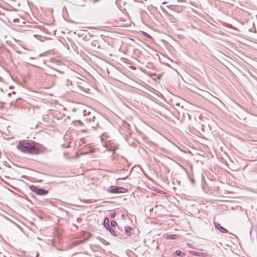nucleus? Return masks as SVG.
Here are the masks:
<instances>
[{"instance_id": "nucleus-23", "label": "nucleus", "mask_w": 257, "mask_h": 257, "mask_svg": "<svg viewBox=\"0 0 257 257\" xmlns=\"http://www.w3.org/2000/svg\"><path fill=\"white\" fill-rule=\"evenodd\" d=\"M115 216V214L114 213H112L111 214V216L112 218L114 217Z\"/></svg>"}, {"instance_id": "nucleus-8", "label": "nucleus", "mask_w": 257, "mask_h": 257, "mask_svg": "<svg viewBox=\"0 0 257 257\" xmlns=\"http://www.w3.org/2000/svg\"><path fill=\"white\" fill-rule=\"evenodd\" d=\"M124 231L125 232V233L127 235H130L132 234V232L133 231V229L132 228L129 226H125L124 227Z\"/></svg>"}, {"instance_id": "nucleus-19", "label": "nucleus", "mask_w": 257, "mask_h": 257, "mask_svg": "<svg viewBox=\"0 0 257 257\" xmlns=\"http://www.w3.org/2000/svg\"><path fill=\"white\" fill-rule=\"evenodd\" d=\"M63 18L66 21H67L68 22H72V21H71L70 17H63Z\"/></svg>"}, {"instance_id": "nucleus-5", "label": "nucleus", "mask_w": 257, "mask_h": 257, "mask_svg": "<svg viewBox=\"0 0 257 257\" xmlns=\"http://www.w3.org/2000/svg\"><path fill=\"white\" fill-rule=\"evenodd\" d=\"M119 20V22L117 23V24L116 25V26L118 27H123V26H127L131 25V21H130V17H127V20H123L122 18L118 17Z\"/></svg>"}, {"instance_id": "nucleus-2", "label": "nucleus", "mask_w": 257, "mask_h": 257, "mask_svg": "<svg viewBox=\"0 0 257 257\" xmlns=\"http://www.w3.org/2000/svg\"><path fill=\"white\" fill-rule=\"evenodd\" d=\"M107 191L110 193L118 194L125 193L127 191V189L122 187L111 186Z\"/></svg>"}, {"instance_id": "nucleus-3", "label": "nucleus", "mask_w": 257, "mask_h": 257, "mask_svg": "<svg viewBox=\"0 0 257 257\" xmlns=\"http://www.w3.org/2000/svg\"><path fill=\"white\" fill-rule=\"evenodd\" d=\"M30 189L31 191L36 193L37 194L40 195H45L48 192L47 190H45L42 188H40L34 185H31L30 186Z\"/></svg>"}, {"instance_id": "nucleus-15", "label": "nucleus", "mask_w": 257, "mask_h": 257, "mask_svg": "<svg viewBox=\"0 0 257 257\" xmlns=\"http://www.w3.org/2000/svg\"><path fill=\"white\" fill-rule=\"evenodd\" d=\"M110 225L112 227H115L117 225V222L114 220H111Z\"/></svg>"}, {"instance_id": "nucleus-25", "label": "nucleus", "mask_w": 257, "mask_h": 257, "mask_svg": "<svg viewBox=\"0 0 257 257\" xmlns=\"http://www.w3.org/2000/svg\"><path fill=\"white\" fill-rule=\"evenodd\" d=\"M95 119V117H94L93 118V121H94Z\"/></svg>"}, {"instance_id": "nucleus-20", "label": "nucleus", "mask_w": 257, "mask_h": 257, "mask_svg": "<svg viewBox=\"0 0 257 257\" xmlns=\"http://www.w3.org/2000/svg\"><path fill=\"white\" fill-rule=\"evenodd\" d=\"M106 137V134L105 133H103L102 135L101 136V140H104L105 139V137Z\"/></svg>"}, {"instance_id": "nucleus-30", "label": "nucleus", "mask_w": 257, "mask_h": 257, "mask_svg": "<svg viewBox=\"0 0 257 257\" xmlns=\"http://www.w3.org/2000/svg\"><path fill=\"white\" fill-rule=\"evenodd\" d=\"M256 16L257 17V15H256Z\"/></svg>"}, {"instance_id": "nucleus-24", "label": "nucleus", "mask_w": 257, "mask_h": 257, "mask_svg": "<svg viewBox=\"0 0 257 257\" xmlns=\"http://www.w3.org/2000/svg\"><path fill=\"white\" fill-rule=\"evenodd\" d=\"M208 18L210 19V20H211V21H212V22L213 21V20L212 19V18H211V17H208Z\"/></svg>"}, {"instance_id": "nucleus-13", "label": "nucleus", "mask_w": 257, "mask_h": 257, "mask_svg": "<svg viewBox=\"0 0 257 257\" xmlns=\"http://www.w3.org/2000/svg\"><path fill=\"white\" fill-rule=\"evenodd\" d=\"M141 34L143 36H144L146 37H147V38H152L151 36L149 34L145 32L141 31Z\"/></svg>"}, {"instance_id": "nucleus-26", "label": "nucleus", "mask_w": 257, "mask_h": 257, "mask_svg": "<svg viewBox=\"0 0 257 257\" xmlns=\"http://www.w3.org/2000/svg\"><path fill=\"white\" fill-rule=\"evenodd\" d=\"M75 23L76 24H80V23H79V22H75Z\"/></svg>"}, {"instance_id": "nucleus-21", "label": "nucleus", "mask_w": 257, "mask_h": 257, "mask_svg": "<svg viewBox=\"0 0 257 257\" xmlns=\"http://www.w3.org/2000/svg\"><path fill=\"white\" fill-rule=\"evenodd\" d=\"M194 253L193 254L195 255H198L200 253V252H196V251H194Z\"/></svg>"}, {"instance_id": "nucleus-7", "label": "nucleus", "mask_w": 257, "mask_h": 257, "mask_svg": "<svg viewBox=\"0 0 257 257\" xmlns=\"http://www.w3.org/2000/svg\"><path fill=\"white\" fill-rule=\"evenodd\" d=\"M109 220L107 217H105L103 220V225L105 227V228L107 230H109L108 228L110 229V226L109 224Z\"/></svg>"}, {"instance_id": "nucleus-29", "label": "nucleus", "mask_w": 257, "mask_h": 257, "mask_svg": "<svg viewBox=\"0 0 257 257\" xmlns=\"http://www.w3.org/2000/svg\"><path fill=\"white\" fill-rule=\"evenodd\" d=\"M215 24H217V22H215V21H213Z\"/></svg>"}, {"instance_id": "nucleus-17", "label": "nucleus", "mask_w": 257, "mask_h": 257, "mask_svg": "<svg viewBox=\"0 0 257 257\" xmlns=\"http://www.w3.org/2000/svg\"><path fill=\"white\" fill-rule=\"evenodd\" d=\"M201 18H202L204 20L206 21H207L209 24H211L212 25H213V26H216V24H213V23L212 22H211V21H209L208 20H206V19H205V17H201Z\"/></svg>"}, {"instance_id": "nucleus-12", "label": "nucleus", "mask_w": 257, "mask_h": 257, "mask_svg": "<svg viewBox=\"0 0 257 257\" xmlns=\"http://www.w3.org/2000/svg\"><path fill=\"white\" fill-rule=\"evenodd\" d=\"M22 101V100L21 98H18L16 99V102L14 105L17 106H20Z\"/></svg>"}, {"instance_id": "nucleus-16", "label": "nucleus", "mask_w": 257, "mask_h": 257, "mask_svg": "<svg viewBox=\"0 0 257 257\" xmlns=\"http://www.w3.org/2000/svg\"><path fill=\"white\" fill-rule=\"evenodd\" d=\"M91 127H92V128H97V127H100V126H99V124H98V121H97V122H96V124H93V125H91Z\"/></svg>"}, {"instance_id": "nucleus-27", "label": "nucleus", "mask_w": 257, "mask_h": 257, "mask_svg": "<svg viewBox=\"0 0 257 257\" xmlns=\"http://www.w3.org/2000/svg\"><path fill=\"white\" fill-rule=\"evenodd\" d=\"M86 131L85 130H82V132H86Z\"/></svg>"}, {"instance_id": "nucleus-9", "label": "nucleus", "mask_w": 257, "mask_h": 257, "mask_svg": "<svg viewBox=\"0 0 257 257\" xmlns=\"http://www.w3.org/2000/svg\"><path fill=\"white\" fill-rule=\"evenodd\" d=\"M20 18H14V17H11V19H9V22L13 25L15 26V24L18 23V20H20Z\"/></svg>"}, {"instance_id": "nucleus-6", "label": "nucleus", "mask_w": 257, "mask_h": 257, "mask_svg": "<svg viewBox=\"0 0 257 257\" xmlns=\"http://www.w3.org/2000/svg\"><path fill=\"white\" fill-rule=\"evenodd\" d=\"M215 227L218 229L220 231L223 233H227L228 232L227 230L222 227L219 223L214 222Z\"/></svg>"}, {"instance_id": "nucleus-11", "label": "nucleus", "mask_w": 257, "mask_h": 257, "mask_svg": "<svg viewBox=\"0 0 257 257\" xmlns=\"http://www.w3.org/2000/svg\"><path fill=\"white\" fill-rule=\"evenodd\" d=\"M175 253L176 256H178L180 257H184L185 255V254L183 252L181 251L180 250H176V251L175 252Z\"/></svg>"}, {"instance_id": "nucleus-22", "label": "nucleus", "mask_w": 257, "mask_h": 257, "mask_svg": "<svg viewBox=\"0 0 257 257\" xmlns=\"http://www.w3.org/2000/svg\"><path fill=\"white\" fill-rule=\"evenodd\" d=\"M70 83H71L69 80H67V85H69Z\"/></svg>"}, {"instance_id": "nucleus-4", "label": "nucleus", "mask_w": 257, "mask_h": 257, "mask_svg": "<svg viewBox=\"0 0 257 257\" xmlns=\"http://www.w3.org/2000/svg\"><path fill=\"white\" fill-rule=\"evenodd\" d=\"M27 19H25L24 17H20V19L18 20V23L15 24V26L22 27L24 24H26V21L28 23H31L30 21H33L31 17H27Z\"/></svg>"}, {"instance_id": "nucleus-18", "label": "nucleus", "mask_w": 257, "mask_h": 257, "mask_svg": "<svg viewBox=\"0 0 257 257\" xmlns=\"http://www.w3.org/2000/svg\"><path fill=\"white\" fill-rule=\"evenodd\" d=\"M66 15H68V13H67V9L65 7V8H63V16H65Z\"/></svg>"}, {"instance_id": "nucleus-10", "label": "nucleus", "mask_w": 257, "mask_h": 257, "mask_svg": "<svg viewBox=\"0 0 257 257\" xmlns=\"http://www.w3.org/2000/svg\"><path fill=\"white\" fill-rule=\"evenodd\" d=\"M166 238L168 239H176L178 238V235L174 234H169L167 235Z\"/></svg>"}, {"instance_id": "nucleus-1", "label": "nucleus", "mask_w": 257, "mask_h": 257, "mask_svg": "<svg viewBox=\"0 0 257 257\" xmlns=\"http://www.w3.org/2000/svg\"><path fill=\"white\" fill-rule=\"evenodd\" d=\"M17 149L25 154L37 155L46 150L42 144L32 140L20 141L17 145Z\"/></svg>"}, {"instance_id": "nucleus-14", "label": "nucleus", "mask_w": 257, "mask_h": 257, "mask_svg": "<svg viewBox=\"0 0 257 257\" xmlns=\"http://www.w3.org/2000/svg\"><path fill=\"white\" fill-rule=\"evenodd\" d=\"M108 229H109V230H108L113 235H114V236H117V235L116 232L113 229H112L111 227H110V228H108Z\"/></svg>"}, {"instance_id": "nucleus-28", "label": "nucleus", "mask_w": 257, "mask_h": 257, "mask_svg": "<svg viewBox=\"0 0 257 257\" xmlns=\"http://www.w3.org/2000/svg\"><path fill=\"white\" fill-rule=\"evenodd\" d=\"M8 95H9V96H10L11 93H9L8 94Z\"/></svg>"}]
</instances>
